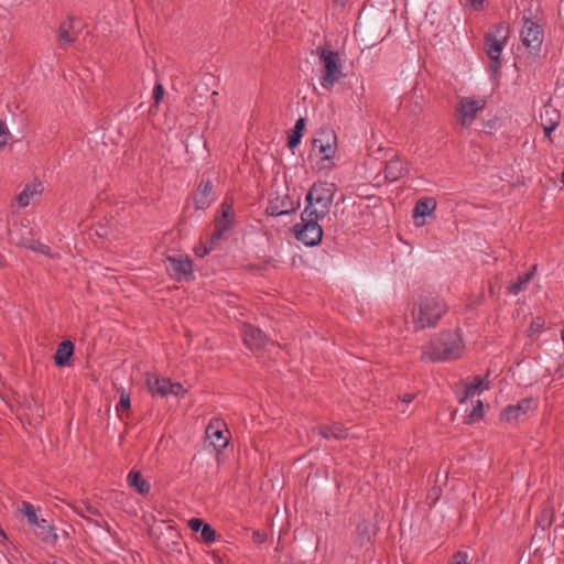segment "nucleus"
<instances>
[{
	"label": "nucleus",
	"instance_id": "13",
	"mask_svg": "<svg viewBox=\"0 0 564 564\" xmlns=\"http://www.w3.org/2000/svg\"><path fill=\"white\" fill-rule=\"evenodd\" d=\"M225 432H228L226 423L220 419H212L206 427V435L217 451L228 445V437Z\"/></svg>",
	"mask_w": 564,
	"mask_h": 564
},
{
	"label": "nucleus",
	"instance_id": "1",
	"mask_svg": "<svg viewBox=\"0 0 564 564\" xmlns=\"http://www.w3.org/2000/svg\"><path fill=\"white\" fill-rule=\"evenodd\" d=\"M464 348L458 330H443L433 337L430 344L423 347L421 360L432 362L457 359Z\"/></svg>",
	"mask_w": 564,
	"mask_h": 564
},
{
	"label": "nucleus",
	"instance_id": "26",
	"mask_svg": "<svg viewBox=\"0 0 564 564\" xmlns=\"http://www.w3.org/2000/svg\"><path fill=\"white\" fill-rule=\"evenodd\" d=\"M536 272V264H533L531 270L518 276L517 281L508 286V292L511 294H519L527 289L530 281L533 279Z\"/></svg>",
	"mask_w": 564,
	"mask_h": 564
},
{
	"label": "nucleus",
	"instance_id": "38",
	"mask_svg": "<svg viewBox=\"0 0 564 564\" xmlns=\"http://www.w3.org/2000/svg\"><path fill=\"white\" fill-rule=\"evenodd\" d=\"M186 392L187 391L182 383L169 380V395L184 397Z\"/></svg>",
	"mask_w": 564,
	"mask_h": 564
},
{
	"label": "nucleus",
	"instance_id": "29",
	"mask_svg": "<svg viewBox=\"0 0 564 564\" xmlns=\"http://www.w3.org/2000/svg\"><path fill=\"white\" fill-rule=\"evenodd\" d=\"M539 401L533 397L521 399L516 405V411L520 417H527L529 413L534 412L538 409Z\"/></svg>",
	"mask_w": 564,
	"mask_h": 564
},
{
	"label": "nucleus",
	"instance_id": "56",
	"mask_svg": "<svg viewBox=\"0 0 564 564\" xmlns=\"http://www.w3.org/2000/svg\"><path fill=\"white\" fill-rule=\"evenodd\" d=\"M561 182L564 184V171L561 174Z\"/></svg>",
	"mask_w": 564,
	"mask_h": 564
},
{
	"label": "nucleus",
	"instance_id": "32",
	"mask_svg": "<svg viewBox=\"0 0 564 564\" xmlns=\"http://www.w3.org/2000/svg\"><path fill=\"white\" fill-rule=\"evenodd\" d=\"M561 115L556 109L544 107V110L540 113L541 127L549 126V122L554 123L555 128L560 124Z\"/></svg>",
	"mask_w": 564,
	"mask_h": 564
},
{
	"label": "nucleus",
	"instance_id": "53",
	"mask_svg": "<svg viewBox=\"0 0 564 564\" xmlns=\"http://www.w3.org/2000/svg\"><path fill=\"white\" fill-rule=\"evenodd\" d=\"M432 491H433V495H436V494H438V492L441 491V489H440V488L434 487V488H432Z\"/></svg>",
	"mask_w": 564,
	"mask_h": 564
},
{
	"label": "nucleus",
	"instance_id": "10",
	"mask_svg": "<svg viewBox=\"0 0 564 564\" xmlns=\"http://www.w3.org/2000/svg\"><path fill=\"white\" fill-rule=\"evenodd\" d=\"M82 22L79 19L68 15L59 23L57 40L59 47L65 50L68 45H73L80 33Z\"/></svg>",
	"mask_w": 564,
	"mask_h": 564
},
{
	"label": "nucleus",
	"instance_id": "44",
	"mask_svg": "<svg viewBox=\"0 0 564 564\" xmlns=\"http://www.w3.org/2000/svg\"><path fill=\"white\" fill-rule=\"evenodd\" d=\"M204 521L199 518H192L188 520V528L193 531V532H200L202 529H203V525H204Z\"/></svg>",
	"mask_w": 564,
	"mask_h": 564
},
{
	"label": "nucleus",
	"instance_id": "25",
	"mask_svg": "<svg viewBox=\"0 0 564 564\" xmlns=\"http://www.w3.org/2000/svg\"><path fill=\"white\" fill-rule=\"evenodd\" d=\"M347 435V430L340 423L319 425V436L324 438L343 440L346 438Z\"/></svg>",
	"mask_w": 564,
	"mask_h": 564
},
{
	"label": "nucleus",
	"instance_id": "24",
	"mask_svg": "<svg viewBox=\"0 0 564 564\" xmlns=\"http://www.w3.org/2000/svg\"><path fill=\"white\" fill-rule=\"evenodd\" d=\"M436 205V200L433 197L420 198L414 205L412 213L413 218L416 219L431 215L435 210Z\"/></svg>",
	"mask_w": 564,
	"mask_h": 564
},
{
	"label": "nucleus",
	"instance_id": "40",
	"mask_svg": "<svg viewBox=\"0 0 564 564\" xmlns=\"http://www.w3.org/2000/svg\"><path fill=\"white\" fill-rule=\"evenodd\" d=\"M544 325L545 319L542 316H538L531 322L529 330L531 333H539L544 328Z\"/></svg>",
	"mask_w": 564,
	"mask_h": 564
},
{
	"label": "nucleus",
	"instance_id": "18",
	"mask_svg": "<svg viewBox=\"0 0 564 564\" xmlns=\"http://www.w3.org/2000/svg\"><path fill=\"white\" fill-rule=\"evenodd\" d=\"M523 11L522 21L523 23H541L543 21V12L539 1L535 0H522Z\"/></svg>",
	"mask_w": 564,
	"mask_h": 564
},
{
	"label": "nucleus",
	"instance_id": "4",
	"mask_svg": "<svg viewBox=\"0 0 564 564\" xmlns=\"http://www.w3.org/2000/svg\"><path fill=\"white\" fill-rule=\"evenodd\" d=\"M319 62L322 63L319 84L323 88L330 90L340 78L345 77V74L341 54L334 50L328 36H325L324 45L319 46Z\"/></svg>",
	"mask_w": 564,
	"mask_h": 564
},
{
	"label": "nucleus",
	"instance_id": "16",
	"mask_svg": "<svg viewBox=\"0 0 564 564\" xmlns=\"http://www.w3.org/2000/svg\"><path fill=\"white\" fill-rule=\"evenodd\" d=\"M213 183L202 180L193 195L194 205L197 209H206L213 203Z\"/></svg>",
	"mask_w": 564,
	"mask_h": 564
},
{
	"label": "nucleus",
	"instance_id": "15",
	"mask_svg": "<svg viewBox=\"0 0 564 564\" xmlns=\"http://www.w3.org/2000/svg\"><path fill=\"white\" fill-rule=\"evenodd\" d=\"M377 534V527L370 520L362 519L356 527L354 543L362 547L372 543V538Z\"/></svg>",
	"mask_w": 564,
	"mask_h": 564
},
{
	"label": "nucleus",
	"instance_id": "55",
	"mask_svg": "<svg viewBox=\"0 0 564 564\" xmlns=\"http://www.w3.org/2000/svg\"><path fill=\"white\" fill-rule=\"evenodd\" d=\"M336 3L344 4L346 0H334Z\"/></svg>",
	"mask_w": 564,
	"mask_h": 564
},
{
	"label": "nucleus",
	"instance_id": "8",
	"mask_svg": "<svg viewBox=\"0 0 564 564\" xmlns=\"http://www.w3.org/2000/svg\"><path fill=\"white\" fill-rule=\"evenodd\" d=\"M235 210L234 202L231 198H225L220 204L219 212L215 217V229L210 236V242L219 240L225 232L229 231L234 227Z\"/></svg>",
	"mask_w": 564,
	"mask_h": 564
},
{
	"label": "nucleus",
	"instance_id": "21",
	"mask_svg": "<svg viewBox=\"0 0 564 564\" xmlns=\"http://www.w3.org/2000/svg\"><path fill=\"white\" fill-rule=\"evenodd\" d=\"M74 354V344L66 339L58 344L54 355V361L57 367H65L68 365L70 357Z\"/></svg>",
	"mask_w": 564,
	"mask_h": 564
},
{
	"label": "nucleus",
	"instance_id": "22",
	"mask_svg": "<svg viewBox=\"0 0 564 564\" xmlns=\"http://www.w3.org/2000/svg\"><path fill=\"white\" fill-rule=\"evenodd\" d=\"M127 482L130 488L142 496H145L150 492L151 485L142 477L139 470H131L127 476Z\"/></svg>",
	"mask_w": 564,
	"mask_h": 564
},
{
	"label": "nucleus",
	"instance_id": "51",
	"mask_svg": "<svg viewBox=\"0 0 564 564\" xmlns=\"http://www.w3.org/2000/svg\"><path fill=\"white\" fill-rule=\"evenodd\" d=\"M415 398V394L414 393H404L402 397H401V401L404 402V403H410L414 400Z\"/></svg>",
	"mask_w": 564,
	"mask_h": 564
},
{
	"label": "nucleus",
	"instance_id": "3",
	"mask_svg": "<svg viewBox=\"0 0 564 564\" xmlns=\"http://www.w3.org/2000/svg\"><path fill=\"white\" fill-rule=\"evenodd\" d=\"M447 312V305L432 293L420 294L417 304L412 310L415 330L434 327Z\"/></svg>",
	"mask_w": 564,
	"mask_h": 564
},
{
	"label": "nucleus",
	"instance_id": "5",
	"mask_svg": "<svg viewBox=\"0 0 564 564\" xmlns=\"http://www.w3.org/2000/svg\"><path fill=\"white\" fill-rule=\"evenodd\" d=\"M317 191V183H313L306 197V207L301 214V223L292 227L294 237L307 247L317 246V209L314 207V193Z\"/></svg>",
	"mask_w": 564,
	"mask_h": 564
},
{
	"label": "nucleus",
	"instance_id": "7",
	"mask_svg": "<svg viewBox=\"0 0 564 564\" xmlns=\"http://www.w3.org/2000/svg\"><path fill=\"white\" fill-rule=\"evenodd\" d=\"M337 152V135L333 128H319V172L332 170Z\"/></svg>",
	"mask_w": 564,
	"mask_h": 564
},
{
	"label": "nucleus",
	"instance_id": "43",
	"mask_svg": "<svg viewBox=\"0 0 564 564\" xmlns=\"http://www.w3.org/2000/svg\"><path fill=\"white\" fill-rule=\"evenodd\" d=\"M76 512L82 516V517H85L84 512H87L89 514H93V516H97L99 514V511L97 508L90 506V505H84V507H77L76 508Z\"/></svg>",
	"mask_w": 564,
	"mask_h": 564
},
{
	"label": "nucleus",
	"instance_id": "23",
	"mask_svg": "<svg viewBox=\"0 0 564 564\" xmlns=\"http://www.w3.org/2000/svg\"><path fill=\"white\" fill-rule=\"evenodd\" d=\"M403 171L404 167L402 161L399 156H394L386 163L384 178L390 183L395 182L403 176Z\"/></svg>",
	"mask_w": 564,
	"mask_h": 564
},
{
	"label": "nucleus",
	"instance_id": "48",
	"mask_svg": "<svg viewBox=\"0 0 564 564\" xmlns=\"http://www.w3.org/2000/svg\"><path fill=\"white\" fill-rule=\"evenodd\" d=\"M466 2L476 11H480L485 7L486 0H466Z\"/></svg>",
	"mask_w": 564,
	"mask_h": 564
},
{
	"label": "nucleus",
	"instance_id": "14",
	"mask_svg": "<svg viewBox=\"0 0 564 564\" xmlns=\"http://www.w3.org/2000/svg\"><path fill=\"white\" fill-rule=\"evenodd\" d=\"M242 339L243 344L250 349V350H258L262 348L267 343V336L264 333L250 324H246L242 327Z\"/></svg>",
	"mask_w": 564,
	"mask_h": 564
},
{
	"label": "nucleus",
	"instance_id": "30",
	"mask_svg": "<svg viewBox=\"0 0 564 564\" xmlns=\"http://www.w3.org/2000/svg\"><path fill=\"white\" fill-rule=\"evenodd\" d=\"M304 128H305V119L299 118L295 122V126H294L291 134L289 135V139H288V145L290 149H294L300 144L301 139L303 137Z\"/></svg>",
	"mask_w": 564,
	"mask_h": 564
},
{
	"label": "nucleus",
	"instance_id": "50",
	"mask_svg": "<svg viewBox=\"0 0 564 564\" xmlns=\"http://www.w3.org/2000/svg\"><path fill=\"white\" fill-rule=\"evenodd\" d=\"M252 539L254 542L257 543H262L264 541V534H262L261 532L259 531H254L252 533Z\"/></svg>",
	"mask_w": 564,
	"mask_h": 564
},
{
	"label": "nucleus",
	"instance_id": "49",
	"mask_svg": "<svg viewBox=\"0 0 564 564\" xmlns=\"http://www.w3.org/2000/svg\"><path fill=\"white\" fill-rule=\"evenodd\" d=\"M210 250H212L210 247L202 246V247H198V248L195 249V253L198 257H205L206 254H208L210 252Z\"/></svg>",
	"mask_w": 564,
	"mask_h": 564
},
{
	"label": "nucleus",
	"instance_id": "11",
	"mask_svg": "<svg viewBox=\"0 0 564 564\" xmlns=\"http://www.w3.org/2000/svg\"><path fill=\"white\" fill-rule=\"evenodd\" d=\"M299 206V198L294 200L289 194H284L282 196L278 195L271 198L265 212L270 216H282L294 213Z\"/></svg>",
	"mask_w": 564,
	"mask_h": 564
},
{
	"label": "nucleus",
	"instance_id": "34",
	"mask_svg": "<svg viewBox=\"0 0 564 564\" xmlns=\"http://www.w3.org/2000/svg\"><path fill=\"white\" fill-rule=\"evenodd\" d=\"M484 417V402L481 400H477L476 404L467 415L465 422L470 424L476 421H479Z\"/></svg>",
	"mask_w": 564,
	"mask_h": 564
},
{
	"label": "nucleus",
	"instance_id": "28",
	"mask_svg": "<svg viewBox=\"0 0 564 564\" xmlns=\"http://www.w3.org/2000/svg\"><path fill=\"white\" fill-rule=\"evenodd\" d=\"M554 518H555V513H554L553 505L550 500H546L543 503V508L536 518V524L543 531H545L552 525Z\"/></svg>",
	"mask_w": 564,
	"mask_h": 564
},
{
	"label": "nucleus",
	"instance_id": "46",
	"mask_svg": "<svg viewBox=\"0 0 564 564\" xmlns=\"http://www.w3.org/2000/svg\"><path fill=\"white\" fill-rule=\"evenodd\" d=\"M497 122H498L497 118H494V119H490V120L486 121L484 123L482 131L485 133H487V134H491L492 131L496 129Z\"/></svg>",
	"mask_w": 564,
	"mask_h": 564
},
{
	"label": "nucleus",
	"instance_id": "2",
	"mask_svg": "<svg viewBox=\"0 0 564 564\" xmlns=\"http://www.w3.org/2000/svg\"><path fill=\"white\" fill-rule=\"evenodd\" d=\"M509 24L499 22L489 28L484 35V50L489 58L488 69L492 80H497L501 67V53L509 37Z\"/></svg>",
	"mask_w": 564,
	"mask_h": 564
},
{
	"label": "nucleus",
	"instance_id": "36",
	"mask_svg": "<svg viewBox=\"0 0 564 564\" xmlns=\"http://www.w3.org/2000/svg\"><path fill=\"white\" fill-rule=\"evenodd\" d=\"M216 538H217L216 530H214L210 524L204 523L203 529L200 531L202 541L210 544L216 541Z\"/></svg>",
	"mask_w": 564,
	"mask_h": 564
},
{
	"label": "nucleus",
	"instance_id": "17",
	"mask_svg": "<svg viewBox=\"0 0 564 564\" xmlns=\"http://www.w3.org/2000/svg\"><path fill=\"white\" fill-rule=\"evenodd\" d=\"M319 185V220H322L329 213V208L333 204L334 196L337 192V187L334 183H322L321 181Z\"/></svg>",
	"mask_w": 564,
	"mask_h": 564
},
{
	"label": "nucleus",
	"instance_id": "19",
	"mask_svg": "<svg viewBox=\"0 0 564 564\" xmlns=\"http://www.w3.org/2000/svg\"><path fill=\"white\" fill-rule=\"evenodd\" d=\"M169 378H160L156 375H149L147 386L153 397L165 398L169 395Z\"/></svg>",
	"mask_w": 564,
	"mask_h": 564
},
{
	"label": "nucleus",
	"instance_id": "12",
	"mask_svg": "<svg viewBox=\"0 0 564 564\" xmlns=\"http://www.w3.org/2000/svg\"><path fill=\"white\" fill-rule=\"evenodd\" d=\"M486 105L484 99L475 100L469 97H464L459 100V108H457V120L462 126L470 124L476 118L477 111L481 110Z\"/></svg>",
	"mask_w": 564,
	"mask_h": 564
},
{
	"label": "nucleus",
	"instance_id": "57",
	"mask_svg": "<svg viewBox=\"0 0 564 564\" xmlns=\"http://www.w3.org/2000/svg\"><path fill=\"white\" fill-rule=\"evenodd\" d=\"M2 265V256L0 254V267Z\"/></svg>",
	"mask_w": 564,
	"mask_h": 564
},
{
	"label": "nucleus",
	"instance_id": "31",
	"mask_svg": "<svg viewBox=\"0 0 564 564\" xmlns=\"http://www.w3.org/2000/svg\"><path fill=\"white\" fill-rule=\"evenodd\" d=\"M381 23V19L380 18H369V19H364V21H361V17L358 18V21L356 23V28H362L364 29V32L366 33V41L367 42H372L376 40V36H372L370 33H371V30L375 25H379Z\"/></svg>",
	"mask_w": 564,
	"mask_h": 564
},
{
	"label": "nucleus",
	"instance_id": "35",
	"mask_svg": "<svg viewBox=\"0 0 564 564\" xmlns=\"http://www.w3.org/2000/svg\"><path fill=\"white\" fill-rule=\"evenodd\" d=\"M500 419H501V421L512 423V422L519 421L521 417L518 414V412L516 411L514 405H508L501 411Z\"/></svg>",
	"mask_w": 564,
	"mask_h": 564
},
{
	"label": "nucleus",
	"instance_id": "41",
	"mask_svg": "<svg viewBox=\"0 0 564 564\" xmlns=\"http://www.w3.org/2000/svg\"><path fill=\"white\" fill-rule=\"evenodd\" d=\"M9 129L4 121L0 120V149L4 148L8 143Z\"/></svg>",
	"mask_w": 564,
	"mask_h": 564
},
{
	"label": "nucleus",
	"instance_id": "47",
	"mask_svg": "<svg viewBox=\"0 0 564 564\" xmlns=\"http://www.w3.org/2000/svg\"><path fill=\"white\" fill-rule=\"evenodd\" d=\"M545 138L553 143L552 132L556 129L554 123L549 122V126L542 127Z\"/></svg>",
	"mask_w": 564,
	"mask_h": 564
},
{
	"label": "nucleus",
	"instance_id": "27",
	"mask_svg": "<svg viewBox=\"0 0 564 564\" xmlns=\"http://www.w3.org/2000/svg\"><path fill=\"white\" fill-rule=\"evenodd\" d=\"M484 390V380L480 376H475L470 383L464 384V391L458 398L459 403H465L469 398L481 393Z\"/></svg>",
	"mask_w": 564,
	"mask_h": 564
},
{
	"label": "nucleus",
	"instance_id": "39",
	"mask_svg": "<svg viewBox=\"0 0 564 564\" xmlns=\"http://www.w3.org/2000/svg\"><path fill=\"white\" fill-rule=\"evenodd\" d=\"M131 406L130 395L124 390L120 393V400L117 405V411L121 410H129Z\"/></svg>",
	"mask_w": 564,
	"mask_h": 564
},
{
	"label": "nucleus",
	"instance_id": "20",
	"mask_svg": "<svg viewBox=\"0 0 564 564\" xmlns=\"http://www.w3.org/2000/svg\"><path fill=\"white\" fill-rule=\"evenodd\" d=\"M35 534L45 543L54 544L57 541V534L54 527L45 519H39L34 525Z\"/></svg>",
	"mask_w": 564,
	"mask_h": 564
},
{
	"label": "nucleus",
	"instance_id": "9",
	"mask_svg": "<svg viewBox=\"0 0 564 564\" xmlns=\"http://www.w3.org/2000/svg\"><path fill=\"white\" fill-rule=\"evenodd\" d=\"M164 263L173 279L182 281L193 278V261L188 256H167Z\"/></svg>",
	"mask_w": 564,
	"mask_h": 564
},
{
	"label": "nucleus",
	"instance_id": "42",
	"mask_svg": "<svg viewBox=\"0 0 564 564\" xmlns=\"http://www.w3.org/2000/svg\"><path fill=\"white\" fill-rule=\"evenodd\" d=\"M163 96H164L163 85L161 83H156L153 88V99H154L155 106H158L160 104V101L163 99Z\"/></svg>",
	"mask_w": 564,
	"mask_h": 564
},
{
	"label": "nucleus",
	"instance_id": "45",
	"mask_svg": "<svg viewBox=\"0 0 564 564\" xmlns=\"http://www.w3.org/2000/svg\"><path fill=\"white\" fill-rule=\"evenodd\" d=\"M451 564H468L467 554L462 551L456 552L452 557Z\"/></svg>",
	"mask_w": 564,
	"mask_h": 564
},
{
	"label": "nucleus",
	"instance_id": "6",
	"mask_svg": "<svg viewBox=\"0 0 564 564\" xmlns=\"http://www.w3.org/2000/svg\"><path fill=\"white\" fill-rule=\"evenodd\" d=\"M520 40L527 50L525 65H532L541 57L544 40V25L542 23H523Z\"/></svg>",
	"mask_w": 564,
	"mask_h": 564
},
{
	"label": "nucleus",
	"instance_id": "37",
	"mask_svg": "<svg viewBox=\"0 0 564 564\" xmlns=\"http://www.w3.org/2000/svg\"><path fill=\"white\" fill-rule=\"evenodd\" d=\"M36 193L35 189L31 191L30 186H26L17 197L18 204L21 207H26L30 204V198Z\"/></svg>",
	"mask_w": 564,
	"mask_h": 564
},
{
	"label": "nucleus",
	"instance_id": "54",
	"mask_svg": "<svg viewBox=\"0 0 564 564\" xmlns=\"http://www.w3.org/2000/svg\"><path fill=\"white\" fill-rule=\"evenodd\" d=\"M44 249H48V247H47V246H42V248H41V252H42V253H45V252H46Z\"/></svg>",
	"mask_w": 564,
	"mask_h": 564
},
{
	"label": "nucleus",
	"instance_id": "52",
	"mask_svg": "<svg viewBox=\"0 0 564 564\" xmlns=\"http://www.w3.org/2000/svg\"><path fill=\"white\" fill-rule=\"evenodd\" d=\"M323 236H324L323 227L319 225V245H321V243H322V241H323Z\"/></svg>",
	"mask_w": 564,
	"mask_h": 564
},
{
	"label": "nucleus",
	"instance_id": "33",
	"mask_svg": "<svg viewBox=\"0 0 564 564\" xmlns=\"http://www.w3.org/2000/svg\"><path fill=\"white\" fill-rule=\"evenodd\" d=\"M20 511L26 518L28 523L30 525L33 527L35 523H37L39 517L36 513V509L34 508V506L32 503H30L28 501H23L21 505Z\"/></svg>",
	"mask_w": 564,
	"mask_h": 564
}]
</instances>
